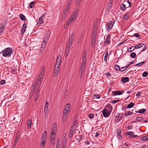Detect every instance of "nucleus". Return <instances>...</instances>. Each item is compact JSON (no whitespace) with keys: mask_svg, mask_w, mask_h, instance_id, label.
Masks as SVG:
<instances>
[{"mask_svg":"<svg viewBox=\"0 0 148 148\" xmlns=\"http://www.w3.org/2000/svg\"><path fill=\"white\" fill-rule=\"evenodd\" d=\"M121 130L120 129H119L117 130L116 134L118 136V138L119 139L123 138L122 136L121 135Z\"/></svg>","mask_w":148,"mask_h":148,"instance_id":"nucleus-11","label":"nucleus"},{"mask_svg":"<svg viewBox=\"0 0 148 148\" xmlns=\"http://www.w3.org/2000/svg\"><path fill=\"white\" fill-rule=\"evenodd\" d=\"M74 38V35L73 34H71V35L70 36L69 38V39L68 41L69 42H71V43H72L73 39Z\"/></svg>","mask_w":148,"mask_h":148,"instance_id":"nucleus-21","label":"nucleus"},{"mask_svg":"<svg viewBox=\"0 0 148 148\" xmlns=\"http://www.w3.org/2000/svg\"><path fill=\"white\" fill-rule=\"evenodd\" d=\"M78 14V10H76L71 15L70 19H69L67 23L68 24H70L71 22H73L77 18Z\"/></svg>","mask_w":148,"mask_h":148,"instance_id":"nucleus-3","label":"nucleus"},{"mask_svg":"<svg viewBox=\"0 0 148 148\" xmlns=\"http://www.w3.org/2000/svg\"><path fill=\"white\" fill-rule=\"evenodd\" d=\"M41 141L40 144V148H43L45 144V141L41 140Z\"/></svg>","mask_w":148,"mask_h":148,"instance_id":"nucleus-40","label":"nucleus"},{"mask_svg":"<svg viewBox=\"0 0 148 148\" xmlns=\"http://www.w3.org/2000/svg\"><path fill=\"white\" fill-rule=\"evenodd\" d=\"M130 56L132 58H134L136 57V54L134 52H132L130 54Z\"/></svg>","mask_w":148,"mask_h":148,"instance_id":"nucleus-41","label":"nucleus"},{"mask_svg":"<svg viewBox=\"0 0 148 148\" xmlns=\"http://www.w3.org/2000/svg\"><path fill=\"white\" fill-rule=\"evenodd\" d=\"M134 36L136 38H139L140 37V35L138 33L134 34Z\"/></svg>","mask_w":148,"mask_h":148,"instance_id":"nucleus-55","label":"nucleus"},{"mask_svg":"<svg viewBox=\"0 0 148 148\" xmlns=\"http://www.w3.org/2000/svg\"><path fill=\"white\" fill-rule=\"evenodd\" d=\"M70 3H68L66 5V10H67V11H68L69 9L70 6Z\"/></svg>","mask_w":148,"mask_h":148,"instance_id":"nucleus-48","label":"nucleus"},{"mask_svg":"<svg viewBox=\"0 0 148 148\" xmlns=\"http://www.w3.org/2000/svg\"><path fill=\"white\" fill-rule=\"evenodd\" d=\"M123 93H121L120 91H115L112 92V94L113 96L116 95H121Z\"/></svg>","mask_w":148,"mask_h":148,"instance_id":"nucleus-12","label":"nucleus"},{"mask_svg":"<svg viewBox=\"0 0 148 148\" xmlns=\"http://www.w3.org/2000/svg\"><path fill=\"white\" fill-rule=\"evenodd\" d=\"M75 138L77 140V142H79L82 138V135H79L77 134L75 137Z\"/></svg>","mask_w":148,"mask_h":148,"instance_id":"nucleus-18","label":"nucleus"},{"mask_svg":"<svg viewBox=\"0 0 148 148\" xmlns=\"http://www.w3.org/2000/svg\"><path fill=\"white\" fill-rule=\"evenodd\" d=\"M124 19L127 20L129 18V14L128 13L126 14L123 17Z\"/></svg>","mask_w":148,"mask_h":148,"instance_id":"nucleus-43","label":"nucleus"},{"mask_svg":"<svg viewBox=\"0 0 148 148\" xmlns=\"http://www.w3.org/2000/svg\"><path fill=\"white\" fill-rule=\"evenodd\" d=\"M114 23V22L113 21H111L108 22L107 23L106 26V30L109 31L112 28Z\"/></svg>","mask_w":148,"mask_h":148,"instance_id":"nucleus-4","label":"nucleus"},{"mask_svg":"<svg viewBox=\"0 0 148 148\" xmlns=\"http://www.w3.org/2000/svg\"><path fill=\"white\" fill-rule=\"evenodd\" d=\"M60 146V140L59 138H58L57 139V145L56 147H59Z\"/></svg>","mask_w":148,"mask_h":148,"instance_id":"nucleus-53","label":"nucleus"},{"mask_svg":"<svg viewBox=\"0 0 148 148\" xmlns=\"http://www.w3.org/2000/svg\"><path fill=\"white\" fill-rule=\"evenodd\" d=\"M44 21H43V19L42 17H40L39 19L38 22V24L39 25H41L42 24L44 23Z\"/></svg>","mask_w":148,"mask_h":148,"instance_id":"nucleus-29","label":"nucleus"},{"mask_svg":"<svg viewBox=\"0 0 148 148\" xmlns=\"http://www.w3.org/2000/svg\"><path fill=\"white\" fill-rule=\"evenodd\" d=\"M13 52L12 48L8 47L0 52V54L1 53L3 56L5 57H10L12 54Z\"/></svg>","mask_w":148,"mask_h":148,"instance_id":"nucleus-2","label":"nucleus"},{"mask_svg":"<svg viewBox=\"0 0 148 148\" xmlns=\"http://www.w3.org/2000/svg\"><path fill=\"white\" fill-rule=\"evenodd\" d=\"M72 45V43H71V42H69V41H68L66 47H71V46Z\"/></svg>","mask_w":148,"mask_h":148,"instance_id":"nucleus-57","label":"nucleus"},{"mask_svg":"<svg viewBox=\"0 0 148 148\" xmlns=\"http://www.w3.org/2000/svg\"><path fill=\"white\" fill-rule=\"evenodd\" d=\"M40 81H36L34 82L33 84L31 89V92L30 95L32 96L34 93L37 94L38 92V89L40 86Z\"/></svg>","mask_w":148,"mask_h":148,"instance_id":"nucleus-1","label":"nucleus"},{"mask_svg":"<svg viewBox=\"0 0 148 148\" xmlns=\"http://www.w3.org/2000/svg\"><path fill=\"white\" fill-rule=\"evenodd\" d=\"M135 49V47L134 46H132L131 47L127 49V51L128 52H130L132 51Z\"/></svg>","mask_w":148,"mask_h":148,"instance_id":"nucleus-33","label":"nucleus"},{"mask_svg":"<svg viewBox=\"0 0 148 148\" xmlns=\"http://www.w3.org/2000/svg\"><path fill=\"white\" fill-rule=\"evenodd\" d=\"M133 114L132 112L131 111H127L125 112L124 114V115L125 116H128L130 115H131Z\"/></svg>","mask_w":148,"mask_h":148,"instance_id":"nucleus-28","label":"nucleus"},{"mask_svg":"<svg viewBox=\"0 0 148 148\" xmlns=\"http://www.w3.org/2000/svg\"><path fill=\"white\" fill-rule=\"evenodd\" d=\"M96 38H92L91 39V45L92 47H95V42L96 41Z\"/></svg>","mask_w":148,"mask_h":148,"instance_id":"nucleus-25","label":"nucleus"},{"mask_svg":"<svg viewBox=\"0 0 148 148\" xmlns=\"http://www.w3.org/2000/svg\"><path fill=\"white\" fill-rule=\"evenodd\" d=\"M32 119H29V120L27 121V125H28V126H29L30 128H31L32 126Z\"/></svg>","mask_w":148,"mask_h":148,"instance_id":"nucleus-34","label":"nucleus"},{"mask_svg":"<svg viewBox=\"0 0 148 148\" xmlns=\"http://www.w3.org/2000/svg\"><path fill=\"white\" fill-rule=\"evenodd\" d=\"M97 34V32L92 31V38H96V36Z\"/></svg>","mask_w":148,"mask_h":148,"instance_id":"nucleus-38","label":"nucleus"},{"mask_svg":"<svg viewBox=\"0 0 148 148\" xmlns=\"http://www.w3.org/2000/svg\"><path fill=\"white\" fill-rule=\"evenodd\" d=\"M44 74V72H41L40 73V75L39 76L38 78V80H37L36 81H40V85L41 84V82L42 81V80H41L42 79L43 77V76Z\"/></svg>","mask_w":148,"mask_h":148,"instance_id":"nucleus-14","label":"nucleus"},{"mask_svg":"<svg viewBox=\"0 0 148 148\" xmlns=\"http://www.w3.org/2000/svg\"><path fill=\"white\" fill-rule=\"evenodd\" d=\"M49 105V103L47 102V101H46L45 102V108H48Z\"/></svg>","mask_w":148,"mask_h":148,"instance_id":"nucleus-54","label":"nucleus"},{"mask_svg":"<svg viewBox=\"0 0 148 148\" xmlns=\"http://www.w3.org/2000/svg\"><path fill=\"white\" fill-rule=\"evenodd\" d=\"M126 6L125 5L123 4H121L120 6V9L121 10L123 11L125 10L126 9Z\"/></svg>","mask_w":148,"mask_h":148,"instance_id":"nucleus-24","label":"nucleus"},{"mask_svg":"<svg viewBox=\"0 0 148 148\" xmlns=\"http://www.w3.org/2000/svg\"><path fill=\"white\" fill-rule=\"evenodd\" d=\"M86 57L83 56L82 57V61L81 64V66H84L86 64Z\"/></svg>","mask_w":148,"mask_h":148,"instance_id":"nucleus-19","label":"nucleus"},{"mask_svg":"<svg viewBox=\"0 0 148 148\" xmlns=\"http://www.w3.org/2000/svg\"><path fill=\"white\" fill-rule=\"evenodd\" d=\"M59 71V69H58L57 70L54 69V74L55 76H57L58 75Z\"/></svg>","mask_w":148,"mask_h":148,"instance_id":"nucleus-42","label":"nucleus"},{"mask_svg":"<svg viewBox=\"0 0 148 148\" xmlns=\"http://www.w3.org/2000/svg\"><path fill=\"white\" fill-rule=\"evenodd\" d=\"M103 115V116L105 117H108L110 115L111 112H110L108 110L106 109L103 110L102 111Z\"/></svg>","mask_w":148,"mask_h":148,"instance_id":"nucleus-5","label":"nucleus"},{"mask_svg":"<svg viewBox=\"0 0 148 148\" xmlns=\"http://www.w3.org/2000/svg\"><path fill=\"white\" fill-rule=\"evenodd\" d=\"M48 108H44V112L45 115H46L48 113Z\"/></svg>","mask_w":148,"mask_h":148,"instance_id":"nucleus-64","label":"nucleus"},{"mask_svg":"<svg viewBox=\"0 0 148 148\" xmlns=\"http://www.w3.org/2000/svg\"><path fill=\"white\" fill-rule=\"evenodd\" d=\"M39 92H38V93L37 94H36V96L35 98V101H36L38 98V96H39Z\"/></svg>","mask_w":148,"mask_h":148,"instance_id":"nucleus-61","label":"nucleus"},{"mask_svg":"<svg viewBox=\"0 0 148 148\" xmlns=\"http://www.w3.org/2000/svg\"><path fill=\"white\" fill-rule=\"evenodd\" d=\"M19 17L21 18V20L24 21L25 20V17L22 14H20L19 15Z\"/></svg>","mask_w":148,"mask_h":148,"instance_id":"nucleus-30","label":"nucleus"},{"mask_svg":"<svg viewBox=\"0 0 148 148\" xmlns=\"http://www.w3.org/2000/svg\"><path fill=\"white\" fill-rule=\"evenodd\" d=\"M46 46V44H44L43 43H42L41 45V47L40 48V51L42 52L45 49Z\"/></svg>","mask_w":148,"mask_h":148,"instance_id":"nucleus-27","label":"nucleus"},{"mask_svg":"<svg viewBox=\"0 0 148 148\" xmlns=\"http://www.w3.org/2000/svg\"><path fill=\"white\" fill-rule=\"evenodd\" d=\"M148 75V73L147 71L144 72L142 74V76L143 77H146Z\"/></svg>","mask_w":148,"mask_h":148,"instance_id":"nucleus-50","label":"nucleus"},{"mask_svg":"<svg viewBox=\"0 0 148 148\" xmlns=\"http://www.w3.org/2000/svg\"><path fill=\"white\" fill-rule=\"evenodd\" d=\"M61 57L60 55H59L56 60V63L59 64H61Z\"/></svg>","mask_w":148,"mask_h":148,"instance_id":"nucleus-17","label":"nucleus"},{"mask_svg":"<svg viewBox=\"0 0 148 148\" xmlns=\"http://www.w3.org/2000/svg\"><path fill=\"white\" fill-rule=\"evenodd\" d=\"M110 35H108L107 36L106 40L104 42V44H106L107 43H110Z\"/></svg>","mask_w":148,"mask_h":148,"instance_id":"nucleus-13","label":"nucleus"},{"mask_svg":"<svg viewBox=\"0 0 148 148\" xmlns=\"http://www.w3.org/2000/svg\"><path fill=\"white\" fill-rule=\"evenodd\" d=\"M94 116V114L92 113H91L88 114V117L90 119H93Z\"/></svg>","mask_w":148,"mask_h":148,"instance_id":"nucleus-47","label":"nucleus"},{"mask_svg":"<svg viewBox=\"0 0 148 148\" xmlns=\"http://www.w3.org/2000/svg\"><path fill=\"white\" fill-rule=\"evenodd\" d=\"M77 125V121H75L73 123L71 128L76 130Z\"/></svg>","mask_w":148,"mask_h":148,"instance_id":"nucleus-22","label":"nucleus"},{"mask_svg":"<svg viewBox=\"0 0 148 148\" xmlns=\"http://www.w3.org/2000/svg\"><path fill=\"white\" fill-rule=\"evenodd\" d=\"M75 129L71 128L70 132L69 135V137L70 138H71L73 136L74 132H75Z\"/></svg>","mask_w":148,"mask_h":148,"instance_id":"nucleus-15","label":"nucleus"},{"mask_svg":"<svg viewBox=\"0 0 148 148\" xmlns=\"http://www.w3.org/2000/svg\"><path fill=\"white\" fill-rule=\"evenodd\" d=\"M0 83L1 84V85L5 83V81L4 80H2L1 81Z\"/></svg>","mask_w":148,"mask_h":148,"instance_id":"nucleus-62","label":"nucleus"},{"mask_svg":"<svg viewBox=\"0 0 148 148\" xmlns=\"http://www.w3.org/2000/svg\"><path fill=\"white\" fill-rule=\"evenodd\" d=\"M106 107L110 110V112H112V107L110 104L109 103L107 104Z\"/></svg>","mask_w":148,"mask_h":148,"instance_id":"nucleus-23","label":"nucleus"},{"mask_svg":"<svg viewBox=\"0 0 148 148\" xmlns=\"http://www.w3.org/2000/svg\"><path fill=\"white\" fill-rule=\"evenodd\" d=\"M81 0H76V3L77 5H78L81 1Z\"/></svg>","mask_w":148,"mask_h":148,"instance_id":"nucleus-60","label":"nucleus"},{"mask_svg":"<svg viewBox=\"0 0 148 148\" xmlns=\"http://www.w3.org/2000/svg\"><path fill=\"white\" fill-rule=\"evenodd\" d=\"M4 27V26L2 24H1L0 26V34L3 32Z\"/></svg>","mask_w":148,"mask_h":148,"instance_id":"nucleus-32","label":"nucleus"},{"mask_svg":"<svg viewBox=\"0 0 148 148\" xmlns=\"http://www.w3.org/2000/svg\"><path fill=\"white\" fill-rule=\"evenodd\" d=\"M67 115L63 114L62 121L63 122H65L67 118Z\"/></svg>","mask_w":148,"mask_h":148,"instance_id":"nucleus-39","label":"nucleus"},{"mask_svg":"<svg viewBox=\"0 0 148 148\" xmlns=\"http://www.w3.org/2000/svg\"><path fill=\"white\" fill-rule=\"evenodd\" d=\"M115 69L116 71H119L120 70V68L119 66L117 65H115Z\"/></svg>","mask_w":148,"mask_h":148,"instance_id":"nucleus-49","label":"nucleus"},{"mask_svg":"<svg viewBox=\"0 0 148 148\" xmlns=\"http://www.w3.org/2000/svg\"><path fill=\"white\" fill-rule=\"evenodd\" d=\"M129 79L128 77H123L121 79V81L123 82H129Z\"/></svg>","mask_w":148,"mask_h":148,"instance_id":"nucleus-20","label":"nucleus"},{"mask_svg":"<svg viewBox=\"0 0 148 148\" xmlns=\"http://www.w3.org/2000/svg\"><path fill=\"white\" fill-rule=\"evenodd\" d=\"M69 111V110H66V109L64 110L63 114L67 115Z\"/></svg>","mask_w":148,"mask_h":148,"instance_id":"nucleus-45","label":"nucleus"},{"mask_svg":"<svg viewBox=\"0 0 148 148\" xmlns=\"http://www.w3.org/2000/svg\"><path fill=\"white\" fill-rule=\"evenodd\" d=\"M120 101V100H113L111 101V102L112 103H116L118 102H119Z\"/></svg>","mask_w":148,"mask_h":148,"instance_id":"nucleus-56","label":"nucleus"},{"mask_svg":"<svg viewBox=\"0 0 148 148\" xmlns=\"http://www.w3.org/2000/svg\"><path fill=\"white\" fill-rule=\"evenodd\" d=\"M113 0H110L108 5V9L110 10L112 5Z\"/></svg>","mask_w":148,"mask_h":148,"instance_id":"nucleus-26","label":"nucleus"},{"mask_svg":"<svg viewBox=\"0 0 148 148\" xmlns=\"http://www.w3.org/2000/svg\"><path fill=\"white\" fill-rule=\"evenodd\" d=\"M126 66H125V67H122V68H120V71H121V72H123V71H124V70H125L126 69Z\"/></svg>","mask_w":148,"mask_h":148,"instance_id":"nucleus-58","label":"nucleus"},{"mask_svg":"<svg viewBox=\"0 0 148 148\" xmlns=\"http://www.w3.org/2000/svg\"><path fill=\"white\" fill-rule=\"evenodd\" d=\"M55 138H56V135H55L51 134L49 140H50V141H51V143L53 145H54L55 144Z\"/></svg>","mask_w":148,"mask_h":148,"instance_id":"nucleus-7","label":"nucleus"},{"mask_svg":"<svg viewBox=\"0 0 148 148\" xmlns=\"http://www.w3.org/2000/svg\"><path fill=\"white\" fill-rule=\"evenodd\" d=\"M25 31V29L23 28H22L21 29V34L23 35Z\"/></svg>","mask_w":148,"mask_h":148,"instance_id":"nucleus-59","label":"nucleus"},{"mask_svg":"<svg viewBox=\"0 0 148 148\" xmlns=\"http://www.w3.org/2000/svg\"><path fill=\"white\" fill-rule=\"evenodd\" d=\"M57 127L56 125H54L53 126L51 130V135H56V133Z\"/></svg>","mask_w":148,"mask_h":148,"instance_id":"nucleus-8","label":"nucleus"},{"mask_svg":"<svg viewBox=\"0 0 148 148\" xmlns=\"http://www.w3.org/2000/svg\"><path fill=\"white\" fill-rule=\"evenodd\" d=\"M143 119L141 117H138L136 118V120L138 121H143Z\"/></svg>","mask_w":148,"mask_h":148,"instance_id":"nucleus-44","label":"nucleus"},{"mask_svg":"<svg viewBox=\"0 0 148 148\" xmlns=\"http://www.w3.org/2000/svg\"><path fill=\"white\" fill-rule=\"evenodd\" d=\"M134 105L135 104L134 103L131 102L127 106V107L128 108H131L133 107Z\"/></svg>","mask_w":148,"mask_h":148,"instance_id":"nucleus-31","label":"nucleus"},{"mask_svg":"<svg viewBox=\"0 0 148 148\" xmlns=\"http://www.w3.org/2000/svg\"><path fill=\"white\" fill-rule=\"evenodd\" d=\"M93 97H94V98L97 99H99L100 98V96L98 94L94 95H93Z\"/></svg>","mask_w":148,"mask_h":148,"instance_id":"nucleus-52","label":"nucleus"},{"mask_svg":"<svg viewBox=\"0 0 148 148\" xmlns=\"http://www.w3.org/2000/svg\"><path fill=\"white\" fill-rule=\"evenodd\" d=\"M70 106L71 105L70 104H67L65 106V109H66V110H68L69 111L70 108Z\"/></svg>","mask_w":148,"mask_h":148,"instance_id":"nucleus-37","label":"nucleus"},{"mask_svg":"<svg viewBox=\"0 0 148 148\" xmlns=\"http://www.w3.org/2000/svg\"><path fill=\"white\" fill-rule=\"evenodd\" d=\"M34 1L30 2L29 3V7L31 8H32L34 6Z\"/></svg>","mask_w":148,"mask_h":148,"instance_id":"nucleus-46","label":"nucleus"},{"mask_svg":"<svg viewBox=\"0 0 148 148\" xmlns=\"http://www.w3.org/2000/svg\"><path fill=\"white\" fill-rule=\"evenodd\" d=\"M108 56V51H107L106 53L105 54L104 58V60L106 61H107V56Z\"/></svg>","mask_w":148,"mask_h":148,"instance_id":"nucleus-51","label":"nucleus"},{"mask_svg":"<svg viewBox=\"0 0 148 148\" xmlns=\"http://www.w3.org/2000/svg\"><path fill=\"white\" fill-rule=\"evenodd\" d=\"M146 110L145 109H140L138 111V113H143L146 111Z\"/></svg>","mask_w":148,"mask_h":148,"instance_id":"nucleus-36","label":"nucleus"},{"mask_svg":"<svg viewBox=\"0 0 148 148\" xmlns=\"http://www.w3.org/2000/svg\"><path fill=\"white\" fill-rule=\"evenodd\" d=\"M144 44L143 43L140 44H138L137 45L136 47H135V49H139L140 48L142 47L143 46H144Z\"/></svg>","mask_w":148,"mask_h":148,"instance_id":"nucleus-35","label":"nucleus"},{"mask_svg":"<svg viewBox=\"0 0 148 148\" xmlns=\"http://www.w3.org/2000/svg\"><path fill=\"white\" fill-rule=\"evenodd\" d=\"M48 108H44V112L45 115H46L48 113Z\"/></svg>","mask_w":148,"mask_h":148,"instance_id":"nucleus-63","label":"nucleus"},{"mask_svg":"<svg viewBox=\"0 0 148 148\" xmlns=\"http://www.w3.org/2000/svg\"><path fill=\"white\" fill-rule=\"evenodd\" d=\"M20 136L19 133L18 132L16 134L15 140L14 141V143H15V146H16L18 142V138Z\"/></svg>","mask_w":148,"mask_h":148,"instance_id":"nucleus-16","label":"nucleus"},{"mask_svg":"<svg viewBox=\"0 0 148 148\" xmlns=\"http://www.w3.org/2000/svg\"><path fill=\"white\" fill-rule=\"evenodd\" d=\"M50 33L49 31H48L47 32L46 34L45 35V37H46L47 40H44L43 41L42 43H43L44 44H46V43H47V40H49V36L50 35Z\"/></svg>","mask_w":148,"mask_h":148,"instance_id":"nucleus-6","label":"nucleus"},{"mask_svg":"<svg viewBox=\"0 0 148 148\" xmlns=\"http://www.w3.org/2000/svg\"><path fill=\"white\" fill-rule=\"evenodd\" d=\"M134 134V133L132 132H127L126 133V134L127 135H131L130 136L131 138H135L137 136V135L133 134Z\"/></svg>","mask_w":148,"mask_h":148,"instance_id":"nucleus-10","label":"nucleus"},{"mask_svg":"<svg viewBox=\"0 0 148 148\" xmlns=\"http://www.w3.org/2000/svg\"><path fill=\"white\" fill-rule=\"evenodd\" d=\"M85 68L84 66H81L80 67L79 71V75L80 77L82 78L83 75L84 70Z\"/></svg>","mask_w":148,"mask_h":148,"instance_id":"nucleus-9","label":"nucleus"}]
</instances>
